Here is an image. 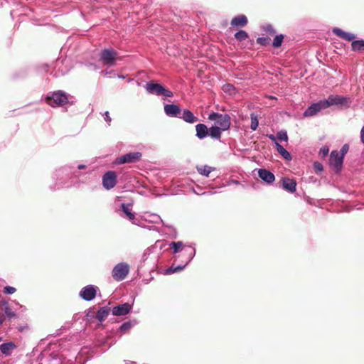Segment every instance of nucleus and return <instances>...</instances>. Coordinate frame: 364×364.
I'll return each instance as SVG.
<instances>
[{
    "mask_svg": "<svg viewBox=\"0 0 364 364\" xmlns=\"http://www.w3.org/2000/svg\"><path fill=\"white\" fill-rule=\"evenodd\" d=\"M145 88L146 91L150 94H154L158 96L164 95L165 97H172L173 92L166 89L164 86L161 84L155 83L154 82H149L146 84Z\"/></svg>",
    "mask_w": 364,
    "mask_h": 364,
    "instance_id": "obj_1",
    "label": "nucleus"
},
{
    "mask_svg": "<svg viewBox=\"0 0 364 364\" xmlns=\"http://www.w3.org/2000/svg\"><path fill=\"white\" fill-rule=\"evenodd\" d=\"M208 119L215 121L217 126L224 131L228 129L230 126V117L228 114L213 112L209 114Z\"/></svg>",
    "mask_w": 364,
    "mask_h": 364,
    "instance_id": "obj_2",
    "label": "nucleus"
},
{
    "mask_svg": "<svg viewBox=\"0 0 364 364\" xmlns=\"http://www.w3.org/2000/svg\"><path fill=\"white\" fill-rule=\"evenodd\" d=\"M46 102L52 106H63L68 102V99L65 93L62 91L55 92L51 96H48L46 98Z\"/></svg>",
    "mask_w": 364,
    "mask_h": 364,
    "instance_id": "obj_3",
    "label": "nucleus"
},
{
    "mask_svg": "<svg viewBox=\"0 0 364 364\" xmlns=\"http://www.w3.org/2000/svg\"><path fill=\"white\" fill-rule=\"evenodd\" d=\"M129 267L126 263L117 264L112 270V277L116 281L123 280L128 274Z\"/></svg>",
    "mask_w": 364,
    "mask_h": 364,
    "instance_id": "obj_4",
    "label": "nucleus"
},
{
    "mask_svg": "<svg viewBox=\"0 0 364 364\" xmlns=\"http://www.w3.org/2000/svg\"><path fill=\"white\" fill-rule=\"evenodd\" d=\"M118 58V53L113 49H105L102 51L100 60L105 65H114Z\"/></svg>",
    "mask_w": 364,
    "mask_h": 364,
    "instance_id": "obj_5",
    "label": "nucleus"
},
{
    "mask_svg": "<svg viewBox=\"0 0 364 364\" xmlns=\"http://www.w3.org/2000/svg\"><path fill=\"white\" fill-rule=\"evenodd\" d=\"M142 156L141 152H130L122 155L116 159L115 163L117 164H123L126 163H134L139 161Z\"/></svg>",
    "mask_w": 364,
    "mask_h": 364,
    "instance_id": "obj_6",
    "label": "nucleus"
},
{
    "mask_svg": "<svg viewBox=\"0 0 364 364\" xmlns=\"http://www.w3.org/2000/svg\"><path fill=\"white\" fill-rule=\"evenodd\" d=\"M326 108L331 105H348L349 99L337 95H331L328 96V99L323 100Z\"/></svg>",
    "mask_w": 364,
    "mask_h": 364,
    "instance_id": "obj_7",
    "label": "nucleus"
},
{
    "mask_svg": "<svg viewBox=\"0 0 364 364\" xmlns=\"http://www.w3.org/2000/svg\"><path fill=\"white\" fill-rule=\"evenodd\" d=\"M343 161V158L340 155L338 151H331L330 154L329 164L330 166L333 167L336 172H338L341 170Z\"/></svg>",
    "mask_w": 364,
    "mask_h": 364,
    "instance_id": "obj_8",
    "label": "nucleus"
},
{
    "mask_svg": "<svg viewBox=\"0 0 364 364\" xmlns=\"http://www.w3.org/2000/svg\"><path fill=\"white\" fill-rule=\"evenodd\" d=\"M117 183V174L114 171H109L105 173L102 178L103 186L109 190L114 188Z\"/></svg>",
    "mask_w": 364,
    "mask_h": 364,
    "instance_id": "obj_9",
    "label": "nucleus"
},
{
    "mask_svg": "<svg viewBox=\"0 0 364 364\" xmlns=\"http://www.w3.org/2000/svg\"><path fill=\"white\" fill-rule=\"evenodd\" d=\"M326 109L323 100H321L316 103L312 104L309 106L304 112V117H309L316 114L321 109Z\"/></svg>",
    "mask_w": 364,
    "mask_h": 364,
    "instance_id": "obj_10",
    "label": "nucleus"
},
{
    "mask_svg": "<svg viewBox=\"0 0 364 364\" xmlns=\"http://www.w3.org/2000/svg\"><path fill=\"white\" fill-rule=\"evenodd\" d=\"M96 288L92 285H87L82 289L80 296L85 301H91L96 296Z\"/></svg>",
    "mask_w": 364,
    "mask_h": 364,
    "instance_id": "obj_11",
    "label": "nucleus"
},
{
    "mask_svg": "<svg viewBox=\"0 0 364 364\" xmlns=\"http://www.w3.org/2000/svg\"><path fill=\"white\" fill-rule=\"evenodd\" d=\"M132 309V306L129 303H124L121 305L114 306L112 310V314L114 316H124L127 314Z\"/></svg>",
    "mask_w": 364,
    "mask_h": 364,
    "instance_id": "obj_12",
    "label": "nucleus"
},
{
    "mask_svg": "<svg viewBox=\"0 0 364 364\" xmlns=\"http://www.w3.org/2000/svg\"><path fill=\"white\" fill-rule=\"evenodd\" d=\"M257 172L259 177L268 184L273 183L275 180L274 175L267 169L259 168Z\"/></svg>",
    "mask_w": 364,
    "mask_h": 364,
    "instance_id": "obj_13",
    "label": "nucleus"
},
{
    "mask_svg": "<svg viewBox=\"0 0 364 364\" xmlns=\"http://www.w3.org/2000/svg\"><path fill=\"white\" fill-rule=\"evenodd\" d=\"M165 113L172 117H178L181 114V109L178 105L171 104L164 106Z\"/></svg>",
    "mask_w": 364,
    "mask_h": 364,
    "instance_id": "obj_14",
    "label": "nucleus"
},
{
    "mask_svg": "<svg viewBox=\"0 0 364 364\" xmlns=\"http://www.w3.org/2000/svg\"><path fill=\"white\" fill-rule=\"evenodd\" d=\"M333 33L338 36L339 38L348 41H353L355 38V35L351 33L346 32L339 28H333Z\"/></svg>",
    "mask_w": 364,
    "mask_h": 364,
    "instance_id": "obj_15",
    "label": "nucleus"
},
{
    "mask_svg": "<svg viewBox=\"0 0 364 364\" xmlns=\"http://www.w3.org/2000/svg\"><path fill=\"white\" fill-rule=\"evenodd\" d=\"M282 188L290 192L294 193L296 191V182L293 178H283L282 179Z\"/></svg>",
    "mask_w": 364,
    "mask_h": 364,
    "instance_id": "obj_16",
    "label": "nucleus"
},
{
    "mask_svg": "<svg viewBox=\"0 0 364 364\" xmlns=\"http://www.w3.org/2000/svg\"><path fill=\"white\" fill-rule=\"evenodd\" d=\"M247 23V18L244 15H240L233 18L230 24L233 27L242 28L245 26Z\"/></svg>",
    "mask_w": 364,
    "mask_h": 364,
    "instance_id": "obj_17",
    "label": "nucleus"
},
{
    "mask_svg": "<svg viewBox=\"0 0 364 364\" xmlns=\"http://www.w3.org/2000/svg\"><path fill=\"white\" fill-rule=\"evenodd\" d=\"M16 348V344L11 341L8 342V343H4L0 345L1 352L6 355H10L12 353V350H14Z\"/></svg>",
    "mask_w": 364,
    "mask_h": 364,
    "instance_id": "obj_18",
    "label": "nucleus"
},
{
    "mask_svg": "<svg viewBox=\"0 0 364 364\" xmlns=\"http://www.w3.org/2000/svg\"><path fill=\"white\" fill-rule=\"evenodd\" d=\"M181 118L187 123L193 124L198 121V118L189 109H184Z\"/></svg>",
    "mask_w": 364,
    "mask_h": 364,
    "instance_id": "obj_19",
    "label": "nucleus"
},
{
    "mask_svg": "<svg viewBox=\"0 0 364 364\" xmlns=\"http://www.w3.org/2000/svg\"><path fill=\"white\" fill-rule=\"evenodd\" d=\"M196 136L199 139H203L208 134V129L204 124H198L196 126Z\"/></svg>",
    "mask_w": 364,
    "mask_h": 364,
    "instance_id": "obj_20",
    "label": "nucleus"
},
{
    "mask_svg": "<svg viewBox=\"0 0 364 364\" xmlns=\"http://www.w3.org/2000/svg\"><path fill=\"white\" fill-rule=\"evenodd\" d=\"M109 311L110 308L107 306L100 308L96 314V318L101 322L105 321V318L108 316Z\"/></svg>",
    "mask_w": 364,
    "mask_h": 364,
    "instance_id": "obj_21",
    "label": "nucleus"
},
{
    "mask_svg": "<svg viewBox=\"0 0 364 364\" xmlns=\"http://www.w3.org/2000/svg\"><path fill=\"white\" fill-rule=\"evenodd\" d=\"M353 51L364 52V40L353 41L351 43Z\"/></svg>",
    "mask_w": 364,
    "mask_h": 364,
    "instance_id": "obj_22",
    "label": "nucleus"
},
{
    "mask_svg": "<svg viewBox=\"0 0 364 364\" xmlns=\"http://www.w3.org/2000/svg\"><path fill=\"white\" fill-rule=\"evenodd\" d=\"M275 144L277 151L282 156L284 157V159L289 161L291 159V154L281 144L277 142H276Z\"/></svg>",
    "mask_w": 364,
    "mask_h": 364,
    "instance_id": "obj_23",
    "label": "nucleus"
},
{
    "mask_svg": "<svg viewBox=\"0 0 364 364\" xmlns=\"http://www.w3.org/2000/svg\"><path fill=\"white\" fill-rule=\"evenodd\" d=\"M129 206H132V204L127 205L125 203H122L121 205L122 211L126 214V215L130 220H133L135 219V215L134 213L131 212V210L129 208Z\"/></svg>",
    "mask_w": 364,
    "mask_h": 364,
    "instance_id": "obj_24",
    "label": "nucleus"
},
{
    "mask_svg": "<svg viewBox=\"0 0 364 364\" xmlns=\"http://www.w3.org/2000/svg\"><path fill=\"white\" fill-rule=\"evenodd\" d=\"M221 130V128L218 126L212 127L210 129L209 134L212 138L218 139L220 137Z\"/></svg>",
    "mask_w": 364,
    "mask_h": 364,
    "instance_id": "obj_25",
    "label": "nucleus"
},
{
    "mask_svg": "<svg viewBox=\"0 0 364 364\" xmlns=\"http://www.w3.org/2000/svg\"><path fill=\"white\" fill-rule=\"evenodd\" d=\"M170 247L173 249V253H178L183 250V244L182 242H172L170 244Z\"/></svg>",
    "mask_w": 364,
    "mask_h": 364,
    "instance_id": "obj_26",
    "label": "nucleus"
},
{
    "mask_svg": "<svg viewBox=\"0 0 364 364\" xmlns=\"http://www.w3.org/2000/svg\"><path fill=\"white\" fill-rule=\"evenodd\" d=\"M197 170H198V173H200L201 175L208 176L210 173L212 171V168L208 166L205 165V166H197Z\"/></svg>",
    "mask_w": 364,
    "mask_h": 364,
    "instance_id": "obj_27",
    "label": "nucleus"
},
{
    "mask_svg": "<svg viewBox=\"0 0 364 364\" xmlns=\"http://www.w3.org/2000/svg\"><path fill=\"white\" fill-rule=\"evenodd\" d=\"M191 257L190 256L188 258V260L186 262V264L183 266H177L176 267H173V264L169 267L166 272L167 273H173V272H176V271H179V270H181L184 268V267L191 261Z\"/></svg>",
    "mask_w": 364,
    "mask_h": 364,
    "instance_id": "obj_28",
    "label": "nucleus"
},
{
    "mask_svg": "<svg viewBox=\"0 0 364 364\" xmlns=\"http://www.w3.org/2000/svg\"><path fill=\"white\" fill-rule=\"evenodd\" d=\"M283 40H284L283 35L280 34V35L276 36L273 41V43H272L273 47H274V48L280 47L282 46Z\"/></svg>",
    "mask_w": 364,
    "mask_h": 364,
    "instance_id": "obj_29",
    "label": "nucleus"
},
{
    "mask_svg": "<svg viewBox=\"0 0 364 364\" xmlns=\"http://www.w3.org/2000/svg\"><path fill=\"white\" fill-rule=\"evenodd\" d=\"M235 38L241 41L248 38V33L244 31H239L235 34Z\"/></svg>",
    "mask_w": 364,
    "mask_h": 364,
    "instance_id": "obj_30",
    "label": "nucleus"
},
{
    "mask_svg": "<svg viewBox=\"0 0 364 364\" xmlns=\"http://www.w3.org/2000/svg\"><path fill=\"white\" fill-rule=\"evenodd\" d=\"M132 324L130 321L125 322L121 325L119 330L122 333H127L130 330V328H132Z\"/></svg>",
    "mask_w": 364,
    "mask_h": 364,
    "instance_id": "obj_31",
    "label": "nucleus"
},
{
    "mask_svg": "<svg viewBox=\"0 0 364 364\" xmlns=\"http://www.w3.org/2000/svg\"><path fill=\"white\" fill-rule=\"evenodd\" d=\"M223 90L225 92L229 93L230 95H232L234 93L235 87L232 85L230 84H225L223 86Z\"/></svg>",
    "mask_w": 364,
    "mask_h": 364,
    "instance_id": "obj_32",
    "label": "nucleus"
},
{
    "mask_svg": "<svg viewBox=\"0 0 364 364\" xmlns=\"http://www.w3.org/2000/svg\"><path fill=\"white\" fill-rule=\"evenodd\" d=\"M259 125L258 117L252 114V130H255Z\"/></svg>",
    "mask_w": 364,
    "mask_h": 364,
    "instance_id": "obj_33",
    "label": "nucleus"
},
{
    "mask_svg": "<svg viewBox=\"0 0 364 364\" xmlns=\"http://www.w3.org/2000/svg\"><path fill=\"white\" fill-rule=\"evenodd\" d=\"M257 41L262 46H266L269 44L270 38L269 37H261L258 38Z\"/></svg>",
    "mask_w": 364,
    "mask_h": 364,
    "instance_id": "obj_34",
    "label": "nucleus"
},
{
    "mask_svg": "<svg viewBox=\"0 0 364 364\" xmlns=\"http://www.w3.org/2000/svg\"><path fill=\"white\" fill-rule=\"evenodd\" d=\"M277 138L280 141H287L288 136L286 132L280 131L277 134Z\"/></svg>",
    "mask_w": 364,
    "mask_h": 364,
    "instance_id": "obj_35",
    "label": "nucleus"
},
{
    "mask_svg": "<svg viewBox=\"0 0 364 364\" xmlns=\"http://www.w3.org/2000/svg\"><path fill=\"white\" fill-rule=\"evenodd\" d=\"M5 315L9 318H12L16 316V314L8 306L5 308Z\"/></svg>",
    "mask_w": 364,
    "mask_h": 364,
    "instance_id": "obj_36",
    "label": "nucleus"
},
{
    "mask_svg": "<svg viewBox=\"0 0 364 364\" xmlns=\"http://www.w3.org/2000/svg\"><path fill=\"white\" fill-rule=\"evenodd\" d=\"M348 149H349V146H348L347 144H344V145L341 147V150H340V151H339L338 153H339V154H340V155H341V156H343V158L344 159V156H345V155L346 154V153L348 151Z\"/></svg>",
    "mask_w": 364,
    "mask_h": 364,
    "instance_id": "obj_37",
    "label": "nucleus"
},
{
    "mask_svg": "<svg viewBox=\"0 0 364 364\" xmlns=\"http://www.w3.org/2000/svg\"><path fill=\"white\" fill-rule=\"evenodd\" d=\"M16 291V288H14L13 287H10V286H6L4 289V292L5 294H12L15 293Z\"/></svg>",
    "mask_w": 364,
    "mask_h": 364,
    "instance_id": "obj_38",
    "label": "nucleus"
},
{
    "mask_svg": "<svg viewBox=\"0 0 364 364\" xmlns=\"http://www.w3.org/2000/svg\"><path fill=\"white\" fill-rule=\"evenodd\" d=\"M329 149L327 146H323L319 151V155L322 157H325L328 155Z\"/></svg>",
    "mask_w": 364,
    "mask_h": 364,
    "instance_id": "obj_39",
    "label": "nucleus"
},
{
    "mask_svg": "<svg viewBox=\"0 0 364 364\" xmlns=\"http://www.w3.org/2000/svg\"><path fill=\"white\" fill-rule=\"evenodd\" d=\"M314 168L316 171H323V166L321 164L318 162H315L314 164Z\"/></svg>",
    "mask_w": 364,
    "mask_h": 364,
    "instance_id": "obj_40",
    "label": "nucleus"
},
{
    "mask_svg": "<svg viewBox=\"0 0 364 364\" xmlns=\"http://www.w3.org/2000/svg\"><path fill=\"white\" fill-rule=\"evenodd\" d=\"M105 119L108 123H109L111 122V118L109 117V113L107 111L105 112Z\"/></svg>",
    "mask_w": 364,
    "mask_h": 364,
    "instance_id": "obj_41",
    "label": "nucleus"
},
{
    "mask_svg": "<svg viewBox=\"0 0 364 364\" xmlns=\"http://www.w3.org/2000/svg\"><path fill=\"white\" fill-rule=\"evenodd\" d=\"M6 319V315L3 313L0 314V326L3 323V322Z\"/></svg>",
    "mask_w": 364,
    "mask_h": 364,
    "instance_id": "obj_42",
    "label": "nucleus"
},
{
    "mask_svg": "<svg viewBox=\"0 0 364 364\" xmlns=\"http://www.w3.org/2000/svg\"><path fill=\"white\" fill-rule=\"evenodd\" d=\"M267 31H269L270 34H274L275 33V31L272 26H268L267 27Z\"/></svg>",
    "mask_w": 364,
    "mask_h": 364,
    "instance_id": "obj_43",
    "label": "nucleus"
},
{
    "mask_svg": "<svg viewBox=\"0 0 364 364\" xmlns=\"http://www.w3.org/2000/svg\"><path fill=\"white\" fill-rule=\"evenodd\" d=\"M360 136H361V141L363 143H364V126L361 129V132H360Z\"/></svg>",
    "mask_w": 364,
    "mask_h": 364,
    "instance_id": "obj_44",
    "label": "nucleus"
},
{
    "mask_svg": "<svg viewBox=\"0 0 364 364\" xmlns=\"http://www.w3.org/2000/svg\"><path fill=\"white\" fill-rule=\"evenodd\" d=\"M85 168V165H84V164H80L78 166L79 169H83Z\"/></svg>",
    "mask_w": 364,
    "mask_h": 364,
    "instance_id": "obj_45",
    "label": "nucleus"
},
{
    "mask_svg": "<svg viewBox=\"0 0 364 364\" xmlns=\"http://www.w3.org/2000/svg\"><path fill=\"white\" fill-rule=\"evenodd\" d=\"M269 137V139H271L272 141H275V140H276V137H275L274 135H270Z\"/></svg>",
    "mask_w": 364,
    "mask_h": 364,
    "instance_id": "obj_46",
    "label": "nucleus"
},
{
    "mask_svg": "<svg viewBox=\"0 0 364 364\" xmlns=\"http://www.w3.org/2000/svg\"><path fill=\"white\" fill-rule=\"evenodd\" d=\"M18 330H19L20 331H23V328H18Z\"/></svg>",
    "mask_w": 364,
    "mask_h": 364,
    "instance_id": "obj_47",
    "label": "nucleus"
},
{
    "mask_svg": "<svg viewBox=\"0 0 364 364\" xmlns=\"http://www.w3.org/2000/svg\"><path fill=\"white\" fill-rule=\"evenodd\" d=\"M2 340V338L0 337V341Z\"/></svg>",
    "mask_w": 364,
    "mask_h": 364,
    "instance_id": "obj_48",
    "label": "nucleus"
}]
</instances>
